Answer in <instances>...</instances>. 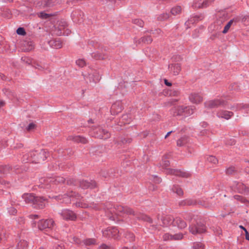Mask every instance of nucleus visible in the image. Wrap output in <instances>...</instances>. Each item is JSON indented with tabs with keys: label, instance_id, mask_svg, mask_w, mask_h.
Listing matches in <instances>:
<instances>
[{
	"label": "nucleus",
	"instance_id": "nucleus-1",
	"mask_svg": "<svg viewBox=\"0 0 249 249\" xmlns=\"http://www.w3.org/2000/svg\"><path fill=\"white\" fill-rule=\"evenodd\" d=\"M48 154L45 150L32 151L23 157V161L25 162L41 163L44 161Z\"/></svg>",
	"mask_w": 249,
	"mask_h": 249
},
{
	"label": "nucleus",
	"instance_id": "nucleus-2",
	"mask_svg": "<svg viewBox=\"0 0 249 249\" xmlns=\"http://www.w3.org/2000/svg\"><path fill=\"white\" fill-rule=\"evenodd\" d=\"M170 157L169 154H165L163 156L161 164L163 168H166L165 172L167 174L174 175L175 176L188 178L190 176V174L185 171L175 170L171 168H166L169 165V161L167 160Z\"/></svg>",
	"mask_w": 249,
	"mask_h": 249
},
{
	"label": "nucleus",
	"instance_id": "nucleus-3",
	"mask_svg": "<svg viewBox=\"0 0 249 249\" xmlns=\"http://www.w3.org/2000/svg\"><path fill=\"white\" fill-rule=\"evenodd\" d=\"M22 198L27 203H32L34 207L38 209H42L46 204V200L43 197L35 196L31 194H24Z\"/></svg>",
	"mask_w": 249,
	"mask_h": 249
},
{
	"label": "nucleus",
	"instance_id": "nucleus-4",
	"mask_svg": "<svg viewBox=\"0 0 249 249\" xmlns=\"http://www.w3.org/2000/svg\"><path fill=\"white\" fill-rule=\"evenodd\" d=\"M107 209L108 210L106 212L107 214L112 220H115V216L113 214V213L119 215H122V214H134V212L132 209L127 207H124L122 206H118L116 208H108Z\"/></svg>",
	"mask_w": 249,
	"mask_h": 249
},
{
	"label": "nucleus",
	"instance_id": "nucleus-5",
	"mask_svg": "<svg viewBox=\"0 0 249 249\" xmlns=\"http://www.w3.org/2000/svg\"><path fill=\"white\" fill-rule=\"evenodd\" d=\"M195 107H184L183 106L174 107L171 110L174 116H183L188 117L193 114Z\"/></svg>",
	"mask_w": 249,
	"mask_h": 249
},
{
	"label": "nucleus",
	"instance_id": "nucleus-6",
	"mask_svg": "<svg viewBox=\"0 0 249 249\" xmlns=\"http://www.w3.org/2000/svg\"><path fill=\"white\" fill-rule=\"evenodd\" d=\"M65 179L62 177H56L55 178H41L40 182L42 184L41 187H48V186L51 183L58 184L64 182Z\"/></svg>",
	"mask_w": 249,
	"mask_h": 249
},
{
	"label": "nucleus",
	"instance_id": "nucleus-7",
	"mask_svg": "<svg viewBox=\"0 0 249 249\" xmlns=\"http://www.w3.org/2000/svg\"><path fill=\"white\" fill-rule=\"evenodd\" d=\"M91 135L100 139H107L109 138L110 134L106 130L102 129L100 127L95 128L91 132Z\"/></svg>",
	"mask_w": 249,
	"mask_h": 249
},
{
	"label": "nucleus",
	"instance_id": "nucleus-8",
	"mask_svg": "<svg viewBox=\"0 0 249 249\" xmlns=\"http://www.w3.org/2000/svg\"><path fill=\"white\" fill-rule=\"evenodd\" d=\"M120 231L115 228H108L103 231V234L105 237L108 238H114L117 239L119 237Z\"/></svg>",
	"mask_w": 249,
	"mask_h": 249
},
{
	"label": "nucleus",
	"instance_id": "nucleus-9",
	"mask_svg": "<svg viewBox=\"0 0 249 249\" xmlns=\"http://www.w3.org/2000/svg\"><path fill=\"white\" fill-rule=\"evenodd\" d=\"M226 104L225 101L222 99H218L213 100L207 101L205 103V106L208 108H214L224 106Z\"/></svg>",
	"mask_w": 249,
	"mask_h": 249
},
{
	"label": "nucleus",
	"instance_id": "nucleus-10",
	"mask_svg": "<svg viewBox=\"0 0 249 249\" xmlns=\"http://www.w3.org/2000/svg\"><path fill=\"white\" fill-rule=\"evenodd\" d=\"M54 224V221L52 219H49L47 220H40L38 224V229L40 230H43L47 228H52Z\"/></svg>",
	"mask_w": 249,
	"mask_h": 249
},
{
	"label": "nucleus",
	"instance_id": "nucleus-11",
	"mask_svg": "<svg viewBox=\"0 0 249 249\" xmlns=\"http://www.w3.org/2000/svg\"><path fill=\"white\" fill-rule=\"evenodd\" d=\"M60 214L63 218L66 220H74L76 218V214L72 211L67 209L63 210Z\"/></svg>",
	"mask_w": 249,
	"mask_h": 249
},
{
	"label": "nucleus",
	"instance_id": "nucleus-12",
	"mask_svg": "<svg viewBox=\"0 0 249 249\" xmlns=\"http://www.w3.org/2000/svg\"><path fill=\"white\" fill-rule=\"evenodd\" d=\"M84 76L85 80L89 81V83H96L99 80V76L94 71L91 70L88 75H85Z\"/></svg>",
	"mask_w": 249,
	"mask_h": 249
},
{
	"label": "nucleus",
	"instance_id": "nucleus-13",
	"mask_svg": "<svg viewBox=\"0 0 249 249\" xmlns=\"http://www.w3.org/2000/svg\"><path fill=\"white\" fill-rule=\"evenodd\" d=\"M190 231L193 234L204 232L206 229L205 226L202 224H197V226H190Z\"/></svg>",
	"mask_w": 249,
	"mask_h": 249
},
{
	"label": "nucleus",
	"instance_id": "nucleus-14",
	"mask_svg": "<svg viewBox=\"0 0 249 249\" xmlns=\"http://www.w3.org/2000/svg\"><path fill=\"white\" fill-rule=\"evenodd\" d=\"M153 41L152 38L150 36H146L141 37L139 39H135V43L136 45L145 44H149L151 43Z\"/></svg>",
	"mask_w": 249,
	"mask_h": 249
},
{
	"label": "nucleus",
	"instance_id": "nucleus-15",
	"mask_svg": "<svg viewBox=\"0 0 249 249\" xmlns=\"http://www.w3.org/2000/svg\"><path fill=\"white\" fill-rule=\"evenodd\" d=\"M233 115V112L227 110H220L217 113V116L219 118L229 120Z\"/></svg>",
	"mask_w": 249,
	"mask_h": 249
},
{
	"label": "nucleus",
	"instance_id": "nucleus-16",
	"mask_svg": "<svg viewBox=\"0 0 249 249\" xmlns=\"http://www.w3.org/2000/svg\"><path fill=\"white\" fill-rule=\"evenodd\" d=\"M122 110V106L120 102H117L113 104L110 108V112L112 115H116L121 112Z\"/></svg>",
	"mask_w": 249,
	"mask_h": 249
},
{
	"label": "nucleus",
	"instance_id": "nucleus-17",
	"mask_svg": "<svg viewBox=\"0 0 249 249\" xmlns=\"http://www.w3.org/2000/svg\"><path fill=\"white\" fill-rule=\"evenodd\" d=\"M80 186L83 189H92L96 186V184L94 181L89 182L87 180H82L80 182Z\"/></svg>",
	"mask_w": 249,
	"mask_h": 249
},
{
	"label": "nucleus",
	"instance_id": "nucleus-18",
	"mask_svg": "<svg viewBox=\"0 0 249 249\" xmlns=\"http://www.w3.org/2000/svg\"><path fill=\"white\" fill-rule=\"evenodd\" d=\"M189 99L192 103L197 104L201 103L203 98L198 93H193L190 94Z\"/></svg>",
	"mask_w": 249,
	"mask_h": 249
},
{
	"label": "nucleus",
	"instance_id": "nucleus-19",
	"mask_svg": "<svg viewBox=\"0 0 249 249\" xmlns=\"http://www.w3.org/2000/svg\"><path fill=\"white\" fill-rule=\"evenodd\" d=\"M239 21L238 18H235L231 19L225 26L222 33L226 34L229 30L230 28L232 25H235L236 23Z\"/></svg>",
	"mask_w": 249,
	"mask_h": 249
},
{
	"label": "nucleus",
	"instance_id": "nucleus-20",
	"mask_svg": "<svg viewBox=\"0 0 249 249\" xmlns=\"http://www.w3.org/2000/svg\"><path fill=\"white\" fill-rule=\"evenodd\" d=\"M169 69L174 75H177L181 71V66L179 64H173L169 65Z\"/></svg>",
	"mask_w": 249,
	"mask_h": 249
},
{
	"label": "nucleus",
	"instance_id": "nucleus-21",
	"mask_svg": "<svg viewBox=\"0 0 249 249\" xmlns=\"http://www.w3.org/2000/svg\"><path fill=\"white\" fill-rule=\"evenodd\" d=\"M173 225L177 226L179 229H183L186 227L187 224L182 219L177 217L174 220Z\"/></svg>",
	"mask_w": 249,
	"mask_h": 249
},
{
	"label": "nucleus",
	"instance_id": "nucleus-22",
	"mask_svg": "<svg viewBox=\"0 0 249 249\" xmlns=\"http://www.w3.org/2000/svg\"><path fill=\"white\" fill-rule=\"evenodd\" d=\"M183 238V235L181 233L176 234L173 236L168 233H165L163 235V240L167 241L170 239H174L175 240H180Z\"/></svg>",
	"mask_w": 249,
	"mask_h": 249
},
{
	"label": "nucleus",
	"instance_id": "nucleus-23",
	"mask_svg": "<svg viewBox=\"0 0 249 249\" xmlns=\"http://www.w3.org/2000/svg\"><path fill=\"white\" fill-rule=\"evenodd\" d=\"M174 220L173 217L171 215L164 216L161 219L163 225L165 226H168L171 224H173Z\"/></svg>",
	"mask_w": 249,
	"mask_h": 249
},
{
	"label": "nucleus",
	"instance_id": "nucleus-24",
	"mask_svg": "<svg viewBox=\"0 0 249 249\" xmlns=\"http://www.w3.org/2000/svg\"><path fill=\"white\" fill-rule=\"evenodd\" d=\"M70 139L77 142L86 143L87 142V140L85 138L81 137L80 136L70 137Z\"/></svg>",
	"mask_w": 249,
	"mask_h": 249
},
{
	"label": "nucleus",
	"instance_id": "nucleus-25",
	"mask_svg": "<svg viewBox=\"0 0 249 249\" xmlns=\"http://www.w3.org/2000/svg\"><path fill=\"white\" fill-rule=\"evenodd\" d=\"M235 189L239 193H243L246 192V187L245 185L242 183L238 182L236 183Z\"/></svg>",
	"mask_w": 249,
	"mask_h": 249
},
{
	"label": "nucleus",
	"instance_id": "nucleus-26",
	"mask_svg": "<svg viewBox=\"0 0 249 249\" xmlns=\"http://www.w3.org/2000/svg\"><path fill=\"white\" fill-rule=\"evenodd\" d=\"M192 6L194 8H204L203 0H195Z\"/></svg>",
	"mask_w": 249,
	"mask_h": 249
},
{
	"label": "nucleus",
	"instance_id": "nucleus-27",
	"mask_svg": "<svg viewBox=\"0 0 249 249\" xmlns=\"http://www.w3.org/2000/svg\"><path fill=\"white\" fill-rule=\"evenodd\" d=\"M51 44L56 49L60 48L62 46V43L59 39H55L52 41L51 42Z\"/></svg>",
	"mask_w": 249,
	"mask_h": 249
},
{
	"label": "nucleus",
	"instance_id": "nucleus-28",
	"mask_svg": "<svg viewBox=\"0 0 249 249\" xmlns=\"http://www.w3.org/2000/svg\"><path fill=\"white\" fill-rule=\"evenodd\" d=\"M182 11L181 7L180 6H176L172 8L171 10V13L174 15H177L180 14Z\"/></svg>",
	"mask_w": 249,
	"mask_h": 249
},
{
	"label": "nucleus",
	"instance_id": "nucleus-29",
	"mask_svg": "<svg viewBox=\"0 0 249 249\" xmlns=\"http://www.w3.org/2000/svg\"><path fill=\"white\" fill-rule=\"evenodd\" d=\"M28 246V243L24 240H20L18 243L17 247L18 249H26Z\"/></svg>",
	"mask_w": 249,
	"mask_h": 249
},
{
	"label": "nucleus",
	"instance_id": "nucleus-30",
	"mask_svg": "<svg viewBox=\"0 0 249 249\" xmlns=\"http://www.w3.org/2000/svg\"><path fill=\"white\" fill-rule=\"evenodd\" d=\"M172 189L173 191L176 193L178 196H182L183 194L181 188L178 186H174Z\"/></svg>",
	"mask_w": 249,
	"mask_h": 249
},
{
	"label": "nucleus",
	"instance_id": "nucleus-31",
	"mask_svg": "<svg viewBox=\"0 0 249 249\" xmlns=\"http://www.w3.org/2000/svg\"><path fill=\"white\" fill-rule=\"evenodd\" d=\"M170 17V15L167 13H163L160 15L158 18L159 20H165L168 19Z\"/></svg>",
	"mask_w": 249,
	"mask_h": 249
},
{
	"label": "nucleus",
	"instance_id": "nucleus-32",
	"mask_svg": "<svg viewBox=\"0 0 249 249\" xmlns=\"http://www.w3.org/2000/svg\"><path fill=\"white\" fill-rule=\"evenodd\" d=\"M207 160L209 162H211L213 164H216L218 162L217 159L214 156H209L207 158Z\"/></svg>",
	"mask_w": 249,
	"mask_h": 249
},
{
	"label": "nucleus",
	"instance_id": "nucleus-33",
	"mask_svg": "<svg viewBox=\"0 0 249 249\" xmlns=\"http://www.w3.org/2000/svg\"><path fill=\"white\" fill-rule=\"evenodd\" d=\"M187 140L185 137L181 138L177 141L178 146H182L187 142Z\"/></svg>",
	"mask_w": 249,
	"mask_h": 249
},
{
	"label": "nucleus",
	"instance_id": "nucleus-34",
	"mask_svg": "<svg viewBox=\"0 0 249 249\" xmlns=\"http://www.w3.org/2000/svg\"><path fill=\"white\" fill-rule=\"evenodd\" d=\"M76 63L78 66L80 67H83L86 64L85 60L83 59H78L77 60H76Z\"/></svg>",
	"mask_w": 249,
	"mask_h": 249
},
{
	"label": "nucleus",
	"instance_id": "nucleus-35",
	"mask_svg": "<svg viewBox=\"0 0 249 249\" xmlns=\"http://www.w3.org/2000/svg\"><path fill=\"white\" fill-rule=\"evenodd\" d=\"M38 16L42 19H47L49 18L51 15L44 12H40L38 14Z\"/></svg>",
	"mask_w": 249,
	"mask_h": 249
},
{
	"label": "nucleus",
	"instance_id": "nucleus-36",
	"mask_svg": "<svg viewBox=\"0 0 249 249\" xmlns=\"http://www.w3.org/2000/svg\"><path fill=\"white\" fill-rule=\"evenodd\" d=\"M193 249H204V245L201 243H195L193 245Z\"/></svg>",
	"mask_w": 249,
	"mask_h": 249
},
{
	"label": "nucleus",
	"instance_id": "nucleus-37",
	"mask_svg": "<svg viewBox=\"0 0 249 249\" xmlns=\"http://www.w3.org/2000/svg\"><path fill=\"white\" fill-rule=\"evenodd\" d=\"M133 23L141 27H142L144 25L143 21L140 19H135L133 20Z\"/></svg>",
	"mask_w": 249,
	"mask_h": 249
},
{
	"label": "nucleus",
	"instance_id": "nucleus-38",
	"mask_svg": "<svg viewBox=\"0 0 249 249\" xmlns=\"http://www.w3.org/2000/svg\"><path fill=\"white\" fill-rule=\"evenodd\" d=\"M242 22L245 25H249V16H245L242 18Z\"/></svg>",
	"mask_w": 249,
	"mask_h": 249
},
{
	"label": "nucleus",
	"instance_id": "nucleus-39",
	"mask_svg": "<svg viewBox=\"0 0 249 249\" xmlns=\"http://www.w3.org/2000/svg\"><path fill=\"white\" fill-rule=\"evenodd\" d=\"M195 202L191 199H187L181 202V205H192L195 204Z\"/></svg>",
	"mask_w": 249,
	"mask_h": 249
},
{
	"label": "nucleus",
	"instance_id": "nucleus-40",
	"mask_svg": "<svg viewBox=\"0 0 249 249\" xmlns=\"http://www.w3.org/2000/svg\"><path fill=\"white\" fill-rule=\"evenodd\" d=\"M96 242L94 239H87L85 240V244L87 245H94Z\"/></svg>",
	"mask_w": 249,
	"mask_h": 249
},
{
	"label": "nucleus",
	"instance_id": "nucleus-41",
	"mask_svg": "<svg viewBox=\"0 0 249 249\" xmlns=\"http://www.w3.org/2000/svg\"><path fill=\"white\" fill-rule=\"evenodd\" d=\"M214 1V0H203V1L204 8H206L211 5Z\"/></svg>",
	"mask_w": 249,
	"mask_h": 249
},
{
	"label": "nucleus",
	"instance_id": "nucleus-42",
	"mask_svg": "<svg viewBox=\"0 0 249 249\" xmlns=\"http://www.w3.org/2000/svg\"><path fill=\"white\" fill-rule=\"evenodd\" d=\"M247 105H244L242 104H237L235 105L234 107H231V108L233 109V108L235 107L237 110L241 109L242 108L246 107Z\"/></svg>",
	"mask_w": 249,
	"mask_h": 249
},
{
	"label": "nucleus",
	"instance_id": "nucleus-43",
	"mask_svg": "<svg viewBox=\"0 0 249 249\" xmlns=\"http://www.w3.org/2000/svg\"><path fill=\"white\" fill-rule=\"evenodd\" d=\"M17 33L18 35L24 36L26 34V32L23 28L19 27L17 30Z\"/></svg>",
	"mask_w": 249,
	"mask_h": 249
},
{
	"label": "nucleus",
	"instance_id": "nucleus-44",
	"mask_svg": "<svg viewBox=\"0 0 249 249\" xmlns=\"http://www.w3.org/2000/svg\"><path fill=\"white\" fill-rule=\"evenodd\" d=\"M125 237L129 239L130 241H133L134 239V234L129 232L126 233Z\"/></svg>",
	"mask_w": 249,
	"mask_h": 249
},
{
	"label": "nucleus",
	"instance_id": "nucleus-45",
	"mask_svg": "<svg viewBox=\"0 0 249 249\" xmlns=\"http://www.w3.org/2000/svg\"><path fill=\"white\" fill-rule=\"evenodd\" d=\"M76 205L77 206L80 207L82 208H87L88 207V205L85 203H82L81 202H76Z\"/></svg>",
	"mask_w": 249,
	"mask_h": 249
},
{
	"label": "nucleus",
	"instance_id": "nucleus-46",
	"mask_svg": "<svg viewBox=\"0 0 249 249\" xmlns=\"http://www.w3.org/2000/svg\"><path fill=\"white\" fill-rule=\"evenodd\" d=\"M35 127H36L35 124H34L33 123H31L29 124L27 129L28 131H31V130L34 129Z\"/></svg>",
	"mask_w": 249,
	"mask_h": 249
},
{
	"label": "nucleus",
	"instance_id": "nucleus-47",
	"mask_svg": "<svg viewBox=\"0 0 249 249\" xmlns=\"http://www.w3.org/2000/svg\"><path fill=\"white\" fill-rule=\"evenodd\" d=\"M234 167H231L227 169L226 172L228 174H231L234 172Z\"/></svg>",
	"mask_w": 249,
	"mask_h": 249
},
{
	"label": "nucleus",
	"instance_id": "nucleus-48",
	"mask_svg": "<svg viewBox=\"0 0 249 249\" xmlns=\"http://www.w3.org/2000/svg\"><path fill=\"white\" fill-rule=\"evenodd\" d=\"M74 197H76L77 199H79V197H80V196L77 194V195H75V193H71V194L69 196V197L70 198H72V199H73V198Z\"/></svg>",
	"mask_w": 249,
	"mask_h": 249
},
{
	"label": "nucleus",
	"instance_id": "nucleus-49",
	"mask_svg": "<svg viewBox=\"0 0 249 249\" xmlns=\"http://www.w3.org/2000/svg\"><path fill=\"white\" fill-rule=\"evenodd\" d=\"M65 197L64 198L63 202L66 203H68L71 202V198H69L68 197V195H65Z\"/></svg>",
	"mask_w": 249,
	"mask_h": 249
},
{
	"label": "nucleus",
	"instance_id": "nucleus-50",
	"mask_svg": "<svg viewBox=\"0 0 249 249\" xmlns=\"http://www.w3.org/2000/svg\"><path fill=\"white\" fill-rule=\"evenodd\" d=\"M55 249H63L64 248V245L60 243V244H58L55 247Z\"/></svg>",
	"mask_w": 249,
	"mask_h": 249
},
{
	"label": "nucleus",
	"instance_id": "nucleus-51",
	"mask_svg": "<svg viewBox=\"0 0 249 249\" xmlns=\"http://www.w3.org/2000/svg\"><path fill=\"white\" fill-rule=\"evenodd\" d=\"M92 57L95 58V59H102L103 57L101 56L100 55H99L98 54H96L95 53H93L92 54Z\"/></svg>",
	"mask_w": 249,
	"mask_h": 249
},
{
	"label": "nucleus",
	"instance_id": "nucleus-52",
	"mask_svg": "<svg viewBox=\"0 0 249 249\" xmlns=\"http://www.w3.org/2000/svg\"><path fill=\"white\" fill-rule=\"evenodd\" d=\"M35 67L36 69H38L39 70H40V71L43 70L44 68L42 66H41V65H40L39 64H36L35 66Z\"/></svg>",
	"mask_w": 249,
	"mask_h": 249
},
{
	"label": "nucleus",
	"instance_id": "nucleus-53",
	"mask_svg": "<svg viewBox=\"0 0 249 249\" xmlns=\"http://www.w3.org/2000/svg\"><path fill=\"white\" fill-rule=\"evenodd\" d=\"M22 60L23 61H25V62H26L27 63H28V64H30L31 63V60L29 58H28L26 57H22Z\"/></svg>",
	"mask_w": 249,
	"mask_h": 249
},
{
	"label": "nucleus",
	"instance_id": "nucleus-54",
	"mask_svg": "<svg viewBox=\"0 0 249 249\" xmlns=\"http://www.w3.org/2000/svg\"><path fill=\"white\" fill-rule=\"evenodd\" d=\"M99 249H109V247L105 244H103L102 245H101Z\"/></svg>",
	"mask_w": 249,
	"mask_h": 249
},
{
	"label": "nucleus",
	"instance_id": "nucleus-55",
	"mask_svg": "<svg viewBox=\"0 0 249 249\" xmlns=\"http://www.w3.org/2000/svg\"><path fill=\"white\" fill-rule=\"evenodd\" d=\"M30 218L31 219H35L36 218H38V215L36 214H31L29 216Z\"/></svg>",
	"mask_w": 249,
	"mask_h": 249
},
{
	"label": "nucleus",
	"instance_id": "nucleus-56",
	"mask_svg": "<svg viewBox=\"0 0 249 249\" xmlns=\"http://www.w3.org/2000/svg\"><path fill=\"white\" fill-rule=\"evenodd\" d=\"M9 212L11 214H14L15 213H17V210L14 208H11V210H10Z\"/></svg>",
	"mask_w": 249,
	"mask_h": 249
},
{
	"label": "nucleus",
	"instance_id": "nucleus-57",
	"mask_svg": "<svg viewBox=\"0 0 249 249\" xmlns=\"http://www.w3.org/2000/svg\"><path fill=\"white\" fill-rule=\"evenodd\" d=\"M244 230L246 232V239L249 240V234L248 232L247 231V230L246 229H244Z\"/></svg>",
	"mask_w": 249,
	"mask_h": 249
},
{
	"label": "nucleus",
	"instance_id": "nucleus-58",
	"mask_svg": "<svg viewBox=\"0 0 249 249\" xmlns=\"http://www.w3.org/2000/svg\"><path fill=\"white\" fill-rule=\"evenodd\" d=\"M144 217L142 218L145 220H147L149 221V222H152V220L150 217H147V216H144Z\"/></svg>",
	"mask_w": 249,
	"mask_h": 249
},
{
	"label": "nucleus",
	"instance_id": "nucleus-59",
	"mask_svg": "<svg viewBox=\"0 0 249 249\" xmlns=\"http://www.w3.org/2000/svg\"><path fill=\"white\" fill-rule=\"evenodd\" d=\"M164 83L166 86H171V83L169 82L167 80L165 79L164 80Z\"/></svg>",
	"mask_w": 249,
	"mask_h": 249
},
{
	"label": "nucleus",
	"instance_id": "nucleus-60",
	"mask_svg": "<svg viewBox=\"0 0 249 249\" xmlns=\"http://www.w3.org/2000/svg\"><path fill=\"white\" fill-rule=\"evenodd\" d=\"M235 198L236 199H237V200H241V201H243V198L241 196H235Z\"/></svg>",
	"mask_w": 249,
	"mask_h": 249
},
{
	"label": "nucleus",
	"instance_id": "nucleus-61",
	"mask_svg": "<svg viewBox=\"0 0 249 249\" xmlns=\"http://www.w3.org/2000/svg\"><path fill=\"white\" fill-rule=\"evenodd\" d=\"M156 183H159L161 182V179L158 178H156L155 180L154 181Z\"/></svg>",
	"mask_w": 249,
	"mask_h": 249
},
{
	"label": "nucleus",
	"instance_id": "nucleus-62",
	"mask_svg": "<svg viewBox=\"0 0 249 249\" xmlns=\"http://www.w3.org/2000/svg\"><path fill=\"white\" fill-rule=\"evenodd\" d=\"M5 105V103L3 101H0V107H3Z\"/></svg>",
	"mask_w": 249,
	"mask_h": 249
},
{
	"label": "nucleus",
	"instance_id": "nucleus-63",
	"mask_svg": "<svg viewBox=\"0 0 249 249\" xmlns=\"http://www.w3.org/2000/svg\"><path fill=\"white\" fill-rule=\"evenodd\" d=\"M172 132V131L168 132L167 133V134L166 135V136H165V138H167V137H168V136L170 135V134H171Z\"/></svg>",
	"mask_w": 249,
	"mask_h": 249
},
{
	"label": "nucleus",
	"instance_id": "nucleus-64",
	"mask_svg": "<svg viewBox=\"0 0 249 249\" xmlns=\"http://www.w3.org/2000/svg\"><path fill=\"white\" fill-rule=\"evenodd\" d=\"M178 91H176L175 92V93L174 94V95L177 96V95H178Z\"/></svg>",
	"mask_w": 249,
	"mask_h": 249
}]
</instances>
